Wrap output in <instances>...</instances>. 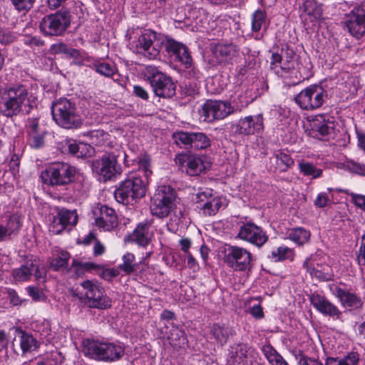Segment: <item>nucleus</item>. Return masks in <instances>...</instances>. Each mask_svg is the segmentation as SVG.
<instances>
[{"label":"nucleus","instance_id":"a211bd4d","mask_svg":"<svg viewBox=\"0 0 365 365\" xmlns=\"http://www.w3.org/2000/svg\"><path fill=\"white\" fill-rule=\"evenodd\" d=\"M155 40V32L150 30H145L138 38L135 45L136 52L143 54L149 59L155 58L160 53L159 49L154 45Z\"/></svg>","mask_w":365,"mask_h":365},{"label":"nucleus","instance_id":"6e6552de","mask_svg":"<svg viewBox=\"0 0 365 365\" xmlns=\"http://www.w3.org/2000/svg\"><path fill=\"white\" fill-rule=\"evenodd\" d=\"M71 24L68 11L61 9L53 14L46 15L40 21V31L48 36H62Z\"/></svg>","mask_w":365,"mask_h":365},{"label":"nucleus","instance_id":"423d86ee","mask_svg":"<svg viewBox=\"0 0 365 365\" xmlns=\"http://www.w3.org/2000/svg\"><path fill=\"white\" fill-rule=\"evenodd\" d=\"M146 193L145 182L138 176H130L120 182L114 192L116 200L122 204H133Z\"/></svg>","mask_w":365,"mask_h":365},{"label":"nucleus","instance_id":"e433bc0d","mask_svg":"<svg viewBox=\"0 0 365 365\" xmlns=\"http://www.w3.org/2000/svg\"><path fill=\"white\" fill-rule=\"evenodd\" d=\"M221 207V198L219 197H214L202 204L200 209L202 211L205 215L212 216L215 215Z\"/></svg>","mask_w":365,"mask_h":365},{"label":"nucleus","instance_id":"8fccbe9b","mask_svg":"<svg viewBox=\"0 0 365 365\" xmlns=\"http://www.w3.org/2000/svg\"><path fill=\"white\" fill-rule=\"evenodd\" d=\"M344 167L351 173L365 176V165L355 162L353 160H347Z\"/></svg>","mask_w":365,"mask_h":365},{"label":"nucleus","instance_id":"5701e85b","mask_svg":"<svg viewBox=\"0 0 365 365\" xmlns=\"http://www.w3.org/2000/svg\"><path fill=\"white\" fill-rule=\"evenodd\" d=\"M95 220L96 225L105 231H110L118 225L115 211L107 205H101Z\"/></svg>","mask_w":365,"mask_h":365},{"label":"nucleus","instance_id":"bf43d9fd","mask_svg":"<svg viewBox=\"0 0 365 365\" xmlns=\"http://www.w3.org/2000/svg\"><path fill=\"white\" fill-rule=\"evenodd\" d=\"M15 38L14 34L11 31L0 29V43L8 44L13 42Z\"/></svg>","mask_w":365,"mask_h":365},{"label":"nucleus","instance_id":"a18cd8bd","mask_svg":"<svg viewBox=\"0 0 365 365\" xmlns=\"http://www.w3.org/2000/svg\"><path fill=\"white\" fill-rule=\"evenodd\" d=\"M168 338L170 344L175 346H181L185 344L186 340L184 331L178 327H173L170 330Z\"/></svg>","mask_w":365,"mask_h":365},{"label":"nucleus","instance_id":"680f3d73","mask_svg":"<svg viewBox=\"0 0 365 365\" xmlns=\"http://www.w3.org/2000/svg\"><path fill=\"white\" fill-rule=\"evenodd\" d=\"M357 261L359 266H365V233L361 237V243L357 255Z\"/></svg>","mask_w":365,"mask_h":365},{"label":"nucleus","instance_id":"c85d7f7f","mask_svg":"<svg viewBox=\"0 0 365 365\" xmlns=\"http://www.w3.org/2000/svg\"><path fill=\"white\" fill-rule=\"evenodd\" d=\"M227 363L230 365H247V350L246 344L231 346L228 350Z\"/></svg>","mask_w":365,"mask_h":365},{"label":"nucleus","instance_id":"b1692460","mask_svg":"<svg viewBox=\"0 0 365 365\" xmlns=\"http://www.w3.org/2000/svg\"><path fill=\"white\" fill-rule=\"evenodd\" d=\"M299 11L301 18L306 21H317L322 15V5L315 0H302Z\"/></svg>","mask_w":365,"mask_h":365},{"label":"nucleus","instance_id":"bb28decb","mask_svg":"<svg viewBox=\"0 0 365 365\" xmlns=\"http://www.w3.org/2000/svg\"><path fill=\"white\" fill-rule=\"evenodd\" d=\"M152 222V220H145L140 222L133 231L132 240L140 246H147L150 242V228Z\"/></svg>","mask_w":365,"mask_h":365},{"label":"nucleus","instance_id":"09e8293b","mask_svg":"<svg viewBox=\"0 0 365 365\" xmlns=\"http://www.w3.org/2000/svg\"><path fill=\"white\" fill-rule=\"evenodd\" d=\"M273 257L277 258L278 261H282L286 259L292 258L294 256L293 250L287 247H279L276 251L272 252Z\"/></svg>","mask_w":365,"mask_h":365},{"label":"nucleus","instance_id":"f704fd0d","mask_svg":"<svg viewBox=\"0 0 365 365\" xmlns=\"http://www.w3.org/2000/svg\"><path fill=\"white\" fill-rule=\"evenodd\" d=\"M288 238L298 245L307 243L310 238V232L302 227H295L287 232Z\"/></svg>","mask_w":365,"mask_h":365},{"label":"nucleus","instance_id":"58836bf2","mask_svg":"<svg viewBox=\"0 0 365 365\" xmlns=\"http://www.w3.org/2000/svg\"><path fill=\"white\" fill-rule=\"evenodd\" d=\"M267 26V15L265 11L257 9L252 16V31L258 32Z\"/></svg>","mask_w":365,"mask_h":365},{"label":"nucleus","instance_id":"0e129e2a","mask_svg":"<svg viewBox=\"0 0 365 365\" xmlns=\"http://www.w3.org/2000/svg\"><path fill=\"white\" fill-rule=\"evenodd\" d=\"M133 93L136 97H138L143 101H148L149 98L148 92L143 87H142L140 86H133Z\"/></svg>","mask_w":365,"mask_h":365},{"label":"nucleus","instance_id":"4be33fe9","mask_svg":"<svg viewBox=\"0 0 365 365\" xmlns=\"http://www.w3.org/2000/svg\"><path fill=\"white\" fill-rule=\"evenodd\" d=\"M235 127V133L246 135L254 134L255 132L263 128L262 114L255 116L249 115L241 118Z\"/></svg>","mask_w":365,"mask_h":365},{"label":"nucleus","instance_id":"3c124183","mask_svg":"<svg viewBox=\"0 0 365 365\" xmlns=\"http://www.w3.org/2000/svg\"><path fill=\"white\" fill-rule=\"evenodd\" d=\"M46 132L38 133L28 135V142L34 148H39L44 143V137Z\"/></svg>","mask_w":365,"mask_h":365},{"label":"nucleus","instance_id":"6e6d98bb","mask_svg":"<svg viewBox=\"0 0 365 365\" xmlns=\"http://www.w3.org/2000/svg\"><path fill=\"white\" fill-rule=\"evenodd\" d=\"M26 131L28 135L38 133H43L44 130H41L38 120L37 118H29L26 125Z\"/></svg>","mask_w":365,"mask_h":365},{"label":"nucleus","instance_id":"774afa93","mask_svg":"<svg viewBox=\"0 0 365 365\" xmlns=\"http://www.w3.org/2000/svg\"><path fill=\"white\" fill-rule=\"evenodd\" d=\"M212 197H212V190H206V191L200 192L196 195V202L205 203L207 200H210Z\"/></svg>","mask_w":365,"mask_h":365},{"label":"nucleus","instance_id":"e2e57ef3","mask_svg":"<svg viewBox=\"0 0 365 365\" xmlns=\"http://www.w3.org/2000/svg\"><path fill=\"white\" fill-rule=\"evenodd\" d=\"M351 202L359 208L365 212V195L351 194Z\"/></svg>","mask_w":365,"mask_h":365},{"label":"nucleus","instance_id":"c03bdc74","mask_svg":"<svg viewBox=\"0 0 365 365\" xmlns=\"http://www.w3.org/2000/svg\"><path fill=\"white\" fill-rule=\"evenodd\" d=\"M70 254L67 252H61L51 262V267L54 271H58L68 265Z\"/></svg>","mask_w":365,"mask_h":365},{"label":"nucleus","instance_id":"5fc2aeb1","mask_svg":"<svg viewBox=\"0 0 365 365\" xmlns=\"http://www.w3.org/2000/svg\"><path fill=\"white\" fill-rule=\"evenodd\" d=\"M341 365H357L359 361V354L356 351L349 352L344 358L340 359Z\"/></svg>","mask_w":365,"mask_h":365},{"label":"nucleus","instance_id":"f8f14e48","mask_svg":"<svg viewBox=\"0 0 365 365\" xmlns=\"http://www.w3.org/2000/svg\"><path fill=\"white\" fill-rule=\"evenodd\" d=\"M82 287L86 289L84 295L76 294L80 302L88 307L104 309L111 307V301L103 295L100 289L90 280L82 282Z\"/></svg>","mask_w":365,"mask_h":365},{"label":"nucleus","instance_id":"0eeeda50","mask_svg":"<svg viewBox=\"0 0 365 365\" xmlns=\"http://www.w3.org/2000/svg\"><path fill=\"white\" fill-rule=\"evenodd\" d=\"M145 77L149 81L156 96L170 98L175 95L176 85L171 77L159 71L157 68L147 66Z\"/></svg>","mask_w":365,"mask_h":365},{"label":"nucleus","instance_id":"1a4fd4ad","mask_svg":"<svg viewBox=\"0 0 365 365\" xmlns=\"http://www.w3.org/2000/svg\"><path fill=\"white\" fill-rule=\"evenodd\" d=\"M76 174L75 167L63 162L52 163L42 173L44 182L50 185H66L72 182Z\"/></svg>","mask_w":365,"mask_h":365},{"label":"nucleus","instance_id":"20e7f679","mask_svg":"<svg viewBox=\"0 0 365 365\" xmlns=\"http://www.w3.org/2000/svg\"><path fill=\"white\" fill-rule=\"evenodd\" d=\"M51 113L53 120L66 129H75L81 124L80 117L76 113L75 105L69 100L61 98L52 103Z\"/></svg>","mask_w":365,"mask_h":365},{"label":"nucleus","instance_id":"7ed1b4c3","mask_svg":"<svg viewBox=\"0 0 365 365\" xmlns=\"http://www.w3.org/2000/svg\"><path fill=\"white\" fill-rule=\"evenodd\" d=\"M271 68L277 69L276 73L292 86L299 84L304 78L296 68L297 58L295 52L289 48H282L281 53H273L271 58Z\"/></svg>","mask_w":365,"mask_h":365},{"label":"nucleus","instance_id":"ddd939ff","mask_svg":"<svg viewBox=\"0 0 365 365\" xmlns=\"http://www.w3.org/2000/svg\"><path fill=\"white\" fill-rule=\"evenodd\" d=\"M235 109L230 103L222 101L207 100L199 110V114L203 121L212 122L226 118L233 113Z\"/></svg>","mask_w":365,"mask_h":365},{"label":"nucleus","instance_id":"39448f33","mask_svg":"<svg viewBox=\"0 0 365 365\" xmlns=\"http://www.w3.org/2000/svg\"><path fill=\"white\" fill-rule=\"evenodd\" d=\"M177 192L170 185H159L151 197L150 211L153 215L164 218L175 207Z\"/></svg>","mask_w":365,"mask_h":365},{"label":"nucleus","instance_id":"49530a36","mask_svg":"<svg viewBox=\"0 0 365 365\" xmlns=\"http://www.w3.org/2000/svg\"><path fill=\"white\" fill-rule=\"evenodd\" d=\"M93 67L97 73L106 77L113 76L116 71V68H115V66L108 63L105 62L95 63H93Z\"/></svg>","mask_w":365,"mask_h":365},{"label":"nucleus","instance_id":"69168bd1","mask_svg":"<svg viewBox=\"0 0 365 365\" xmlns=\"http://www.w3.org/2000/svg\"><path fill=\"white\" fill-rule=\"evenodd\" d=\"M298 363L299 365H324L317 359H312L304 355L300 356Z\"/></svg>","mask_w":365,"mask_h":365},{"label":"nucleus","instance_id":"c756f323","mask_svg":"<svg viewBox=\"0 0 365 365\" xmlns=\"http://www.w3.org/2000/svg\"><path fill=\"white\" fill-rule=\"evenodd\" d=\"M210 334L221 346L227 343L230 337L235 335V331L230 326L214 324L210 328Z\"/></svg>","mask_w":365,"mask_h":365},{"label":"nucleus","instance_id":"9b49d317","mask_svg":"<svg viewBox=\"0 0 365 365\" xmlns=\"http://www.w3.org/2000/svg\"><path fill=\"white\" fill-rule=\"evenodd\" d=\"M327 98V92L321 86L311 85L300 91L295 97V103L305 110L320 108Z\"/></svg>","mask_w":365,"mask_h":365},{"label":"nucleus","instance_id":"412c9836","mask_svg":"<svg viewBox=\"0 0 365 365\" xmlns=\"http://www.w3.org/2000/svg\"><path fill=\"white\" fill-rule=\"evenodd\" d=\"M175 161L177 164L186 167V172L191 176L200 175L206 169L205 162L200 156L194 155H178Z\"/></svg>","mask_w":365,"mask_h":365},{"label":"nucleus","instance_id":"a878e982","mask_svg":"<svg viewBox=\"0 0 365 365\" xmlns=\"http://www.w3.org/2000/svg\"><path fill=\"white\" fill-rule=\"evenodd\" d=\"M20 346L23 353L31 352L38 347L37 341L32 335L22 331L17 330L16 335L12 341V346Z\"/></svg>","mask_w":365,"mask_h":365},{"label":"nucleus","instance_id":"f257e3e1","mask_svg":"<svg viewBox=\"0 0 365 365\" xmlns=\"http://www.w3.org/2000/svg\"><path fill=\"white\" fill-rule=\"evenodd\" d=\"M36 97L27 86L15 83L0 93V113L6 117L28 114L37 105Z\"/></svg>","mask_w":365,"mask_h":365},{"label":"nucleus","instance_id":"de8ad7c7","mask_svg":"<svg viewBox=\"0 0 365 365\" xmlns=\"http://www.w3.org/2000/svg\"><path fill=\"white\" fill-rule=\"evenodd\" d=\"M21 227L20 217L16 215H12L9 217L6 225L4 227L6 235H11L18 231Z\"/></svg>","mask_w":365,"mask_h":365},{"label":"nucleus","instance_id":"a19ab883","mask_svg":"<svg viewBox=\"0 0 365 365\" xmlns=\"http://www.w3.org/2000/svg\"><path fill=\"white\" fill-rule=\"evenodd\" d=\"M72 267L77 275L83 274L85 271L101 270L102 269V266L100 264L93 262H81L76 259L73 260Z\"/></svg>","mask_w":365,"mask_h":365},{"label":"nucleus","instance_id":"cd10ccee","mask_svg":"<svg viewBox=\"0 0 365 365\" xmlns=\"http://www.w3.org/2000/svg\"><path fill=\"white\" fill-rule=\"evenodd\" d=\"M333 294L339 299L341 305L345 307L359 309L363 304L361 299L355 294L347 292L339 287H335Z\"/></svg>","mask_w":365,"mask_h":365},{"label":"nucleus","instance_id":"ea45409f","mask_svg":"<svg viewBox=\"0 0 365 365\" xmlns=\"http://www.w3.org/2000/svg\"><path fill=\"white\" fill-rule=\"evenodd\" d=\"M123 262L119 264L118 269L126 274H130L136 271L138 264L134 262L135 256L133 253L127 252L122 257Z\"/></svg>","mask_w":365,"mask_h":365},{"label":"nucleus","instance_id":"6ab92c4d","mask_svg":"<svg viewBox=\"0 0 365 365\" xmlns=\"http://www.w3.org/2000/svg\"><path fill=\"white\" fill-rule=\"evenodd\" d=\"M210 50L216 61L224 64L232 63L239 53V48L232 43H212Z\"/></svg>","mask_w":365,"mask_h":365},{"label":"nucleus","instance_id":"72a5a7b5","mask_svg":"<svg viewBox=\"0 0 365 365\" xmlns=\"http://www.w3.org/2000/svg\"><path fill=\"white\" fill-rule=\"evenodd\" d=\"M68 149L71 154L77 158L90 157L93 153V148L91 145L84 143H77L75 141L69 143Z\"/></svg>","mask_w":365,"mask_h":365},{"label":"nucleus","instance_id":"2f4dec72","mask_svg":"<svg viewBox=\"0 0 365 365\" xmlns=\"http://www.w3.org/2000/svg\"><path fill=\"white\" fill-rule=\"evenodd\" d=\"M28 268L31 275L34 274L36 280L43 279L46 276V269L41 260L34 256H31L24 264Z\"/></svg>","mask_w":365,"mask_h":365},{"label":"nucleus","instance_id":"dca6fc26","mask_svg":"<svg viewBox=\"0 0 365 365\" xmlns=\"http://www.w3.org/2000/svg\"><path fill=\"white\" fill-rule=\"evenodd\" d=\"M344 24L350 34L357 38L365 34V1L346 15Z\"/></svg>","mask_w":365,"mask_h":365},{"label":"nucleus","instance_id":"052dcab7","mask_svg":"<svg viewBox=\"0 0 365 365\" xmlns=\"http://www.w3.org/2000/svg\"><path fill=\"white\" fill-rule=\"evenodd\" d=\"M26 289L29 295L31 297L34 301H41L44 299V294L38 287H29Z\"/></svg>","mask_w":365,"mask_h":365},{"label":"nucleus","instance_id":"864d4df0","mask_svg":"<svg viewBox=\"0 0 365 365\" xmlns=\"http://www.w3.org/2000/svg\"><path fill=\"white\" fill-rule=\"evenodd\" d=\"M13 277L17 281L24 282L29 279L31 272L24 264H22L19 268L15 269L12 272Z\"/></svg>","mask_w":365,"mask_h":365},{"label":"nucleus","instance_id":"9d476101","mask_svg":"<svg viewBox=\"0 0 365 365\" xmlns=\"http://www.w3.org/2000/svg\"><path fill=\"white\" fill-rule=\"evenodd\" d=\"M252 254L245 248L230 245L225 249L223 262L235 272H246L252 268Z\"/></svg>","mask_w":365,"mask_h":365},{"label":"nucleus","instance_id":"7c9ffc66","mask_svg":"<svg viewBox=\"0 0 365 365\" xmlns=\"http://www.w3.org/2000/svg\"><path fill=\"white\" fill-rule=\"evenodd\" d=\"M78 222V215L75 210L62 209L58 213L57 218L54 220L53 224L61 225L60 230L56 231L60 233L67 225H75Z\"/></svg>","mask_w":365,"mask_h":365},{"label":"nucleus","instance_id":"2eb2a0df","mask_svg":"<svg viewBox=\"0 0 365 365\" xmlns=\"http://www.w3.org/2000/svg\"><path fill=\"white\" fill-rule=\"evenodd\" d=\"M175 143L179 145L190 146L197 150L205 149L210 146L209 137L201 132H177L173 135Z\"/></svg>","mask_w":365,"mask_h":365},{"label":"nucleus","instance_id":"473e14b6","mask_svg":"<svg viewBox=\"0 0 365 365\" xmlns=\"http://www.w3.org/2000/svg\"><path fill=\"white\" fill-rule=\"evenodd\" d=\"M303 267L310 274L312 277H315L319 281H329L331 275L323 270L315 267V262L312 257L307 258L303 262Z\"/></svg>","mask_w":365,"mask_h":365},{"label":"nucleus","instance_id":"338daca9","mask_svg":"<svg viewBox=\"0 0 365 365\" xmlns=\"http://www.w3.org/2000/svg\"><path fill=\"white\" fill-rule=\"evenodd\" d=\"M8 299L11 304L14 306L20 305L21 304L22 300L20 299L16 292L14 289H8Z\"/></svg>","mask_w":365,"mask_h":365},{"label":"nucleus","instance_id":"4c0bfd02","mask_svg":"<svg viewBox=\"0 0 365 365\" xmlns=\"http://www.w3.org/2000/svg\"><path fill=\"white\" fill-rule=\"evenodd\" d=\"M262 351L272 365H288L284 358L272 346H264Z\"/></svg>","mask_w":365,"mask_h":365},{"label":"nucleus","instance_id":"aec40b11","mask_svg":"<svg viewBox=\"0 0 365 365\" xmlns=\"http://www.w3.org/2000/svg\"><path fill=\"white\" fill-rule=\"evenodd\" d=\"M309 301L312 305L324 316L336 319L341 316L342 313L339 308L323 295L313 293L309 296Z\"/></svg>","mask_w":365,"mask_h":365},{"label":"nucleus","instance_id":"4d7b16f0","mask_svg":"<svg viewBox=\"0 0 365 365\" xmlns=\"http://www.w3.org/2000/svg\"><path fill=\"white\" fill-rule=\"evenodd\" d=\"M175 58L178 59L180 62H181L187 68H190L192 66V60L186 46L185 53H184V52L182 51H180L179 53V55H177L175 56Z\"/></svg>","mask_w":365,"mask_h":365},{"label":"nucleus","instance_id":"13d9d810","mask_svg":"<svg viewBox=\"0 0 365 365\" xmlns=\"http://www.w3.org/2000/svg\"><path fill=\"white\" fill-rule=\"evenodd\" d=\"M139 169L144 173L145 176L148 179V177L152 174V171L150 170V160L148 158L144 157L138 160Z\"/></svg>","mask_w":365,"mask_h":365},{"label":"nucleus","instance_id":"393cba45","mask_svg":"<svg viewBox=\"0 0 365 365\" xmlns=\"http://www.w3.org/2000/svg\"><path fill=\"white\" fill-rule=\"evenodd\" d=\"M333 127L325 120L324 116H316L310 123L309 134L314 137L321 139L331 133Z\"/></svg>","mask_w":365,"mask_h":365},{"label":"nucleus","instance_id":"37998d69","mask_svg":"<svg viewBox=\"0 0 365 365\" xmlns=\"http://www.w3.org/2000/svg\"><path fill=\"white\" fill-rule=\"evenodd\" d=\"M164 47L165 51L168 53H171L174 55L175 57L177 55H179L180 51L184 52L185 53V46L180 42H178L172 38H168L164 42Z\"/></svg>","mask_w":365,"mask_h":365},{"label":"nucleus","instance_id":"f3484780","mask_svg":"<svg viewBox=\"0 0 365 365\" xmlns=\"http://www.w3.org/2000/svg\"><path fill=\"white\" fill-rule=\"evenodd\" d=\"M237 237L257 247H261L268 240L266 232L253 222L244 223L240 228Z\"/></svg>","mask_w":365,"mask_h":365},{"label":"nucleus","instance_id":"4468645a","mask_svg":"<svg viewBox=\"0 0 365 365\" xmlns=\"http://www.w3.org/2000/svg\"><path fill=\"white\" fill-rule=\"evenodd\" d=\"M125 158L126 155L121 150H115L106 152L101 158V168L98 173L103 177L104 181L110 180L116 174L120 173V167L118 163V158Z\"/></svg>","mask_w":365,"mask_h":365},{"label":"nucleus","instance_id":"f03ea898","mask_svg":"<svg viewBox=\"0 0 365 365\" xmlns=\"http://www.w3.org/2000/svg\"><path fill=\"white\" fill-rule=\"evenodd\" d=\"M82 346L85 356L104 362L119 361L125 354V346L120 343L85 339L82 341Z\"/></svg>","mask_w":365,"mask_h":365},{"label":"nucleus","instance_id":"603ef678","mask_svg":"<svg viewBox=\"0 0 365 365\" xmlns=\"http://www.w3.org/2000/svg\"><path fill=\"white\" fill-rule=\"evenodd\" d=\"M14 9L18 11H28L32 7L36 0H10Z\"/></svg>","mask_w":365,"mask_h":365},{"label":"nucleus","instance_id":"79ce46f5","mask_svg":"<svg viewBox=\"0 0 365 365\" xmlns=\"http://www.w3.org/2000/svg\"><path fill=\"white\" fill-rule=\"evenodd\" d=\"M274 158L279 167L280 171H286L288 168H291L294 164L293 159L287 153L277 151L274 155Z\"/></svg>","mask_w":365,"mask_h":365},{"label":"nucleus","instance_id":"c9c22d12","mask_svg":"<svg viewBox=\"0 0 365 365\" xmlns=\"http://www.w3.org/2000/svg\"><path fill=\"white\" fill-rule=\"evenodd\" d=\"M299 170L304 176H310L312 179L320 178L323 173L321 168L306 160H302L299 163Z\"/></svg>","mask_w":365,"mask_h":365}]
</instances>
